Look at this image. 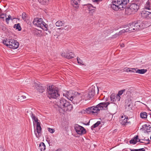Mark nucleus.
<instances>
[{
    "mask_svg": "<svg viewBox=\"0 0 151 151\" xmlns=\"http://www.w3.org/2000/svg\"><path fill=\"white\" fill-rule=\"evenodd\" d=\"M100 124V122L98 121L96 123L91 126V128L92 129H93V128H96V127H97Z\"/></svg>",
    "mask_w": 151,
    "mask_h": 151,
    "instance_id": "2f4dec72",
    "label": "nucleus"
},
{
    "mask_svg": "<svg viewBox=\"0 0 151 151\" xmlns=\"http://www.w3.org/2000/svg\"><path fill=\"white\" fill-rule=\"evenodd\" d=\"M39 149L41 151H44L46 149V147L43 142H41L39 145Z\"/></svg>",
    "mask_w": 151,
    "mask_h": 151,
    "instance_id": "393cba45",
    "label": "nucleus"
},
{
    "mask_svg": "<svg viewBox=\"0 0 151 151\" xmlns=\"http://www.w3.org/2000/svg\"><path fill=\"white\" fill-rule=\"evenodd\" d=\"M68 102L65 99L61 98L57 102V104L58 106L61 109Z\"/></svg>",
    "mask_w": 151,
    "mask_h": 151,
    "instance_id": "4468645a",
    "label": "nucleus"
},
{
    "mask_svg": "<svg viewBox=\"0 0 151 151\" xmlns=\"http://www.w3.org/2000/svg\"><path fill=\"white\" fill-rule=\"evenodd\" d=\"M144 130L147 131V132H149L150 129V125H147V124H145L142 126Z\"/></svg>",
    "mask_w": 151,
    "mask_h": 151,
    "instance_id": "cd10ccee",
    "label": "nucleus"
},
{
    "mask_svg": "<svg viewBox=\"0 0 151 151\" xmlns=\"http://www.w3.org/2000/svg\"><path fill=\"white\" fill-rule=\"evenodd\" d=\"M11 16H10V15H9V16H8V18H6V22L8 23V22L9 21V20H10V19H12L11 18Z\"/></svg>",
    "mask_w": 151,
    "mask_h": 151,
    "instance_id": "79ce46f5",
    "label": "nucleus"
},
{
    "mask_svg": "<svg viewBox=\"0 0 151 151\" xmlns=\"http://www.w3.org/2000/svg\"><path fill=\"white\" fill-rule=\"evenodd\" d=\"M73 108L72 105L68 102L61 108L64 112L70 111Z\"/></svg>",
    "mask_w": 151,
    "mask_h": 151,
    "instance_id": "ddd939ff",
    "label": "nucleus"
},
{
    "mask_svg": "<svg viewBox=\"0 0 151 151\" xmlns=\"http://www.w3.org/2000/svg\"><path fill=\"white\" fill-rule=\"evenodd\" d=\"M135 3H132L130 6L132 9L135 12L137 11L141 3V0H134Z\"/></svg>",
    "mask_w": 151,
    "mask_h": 151,
    "instance_id": "1a4fd4ad",
    "label": "nucleus"
},
{
    "mask_svg": "<svg viewBox=\"0 0 151 151\" xmlns=\"http://www.w3.org/2000/svg\"><path fill=\"white\" fill-rule=\"evenodd\" d=\"M77 60L78 61V63L79 64H80L83 65L84 64L83 61L82 60H81L80 58H77Z\"/></svg>",
    "mask_w": 151,
    "mask_h": 151,
    "instance_id": "c9c22d12",
    "label": "nucleus"
},
{
    "mask_svg": "<svg viewBox=\"0 0 151 151\" xmlns=\"http://www.w3.org/2000/svg\"><path fill=\"white\" fill-rule=\"evenodd\" d=\"M4 148L1 146L0 145V151H4Z\"/></svg>",
    "mask_w": 151,
    "mask_h": 151,
    "instance_id": "a18cd8bd",
    "label": "nucleus"
},
{
    "mask_svg": "<svg viewBox=\"0 0 151 151\" xmlns=\"http://www.w3.org/2000/svg\"><path fill=\"white\" fill-rule=\"evenodd\" d=\"M65 24L64 21H58L55 23V25L57 27H60L64 25Z\"/></svg>",
    "mask_w": 151,
    "mask_h": 151,
    "instance_id": "a878e982",
    "label": "nucleus"
},
{
    "mask_svg": "<svg viewBox=\"0 0 151 151\" xmlns=\"http://www.w3.org/2000/svg\"><path fill=\"white\" fill-rule=\"evenodd\" d=\"M109 104V102H104L99 103L97 106L100 111L102 110H107V106Z\"/></svg>",
    "mask_w": 151,
    "mask_h": 151,
    "instance_id": "f8f14e48",
    "label": "nucleus"
},
{
    "mask_svg": "<svg viewBox=\"0 0 151 151\" xmlns=\"http://www.w3.org/2000/svg\"><path fill=\"white\" fill-rule=\"evenodd\" d=\"M146 140L148 142L147 143V144H148L150 143V140L149 139H148L147 140Z\"/></svg>",
    "mask_w": 151,
    "mask_h": 151,
    "instance_id": "49530a36",
    "label": "nucleus"
},
{
    "mask_svg": "<svg viewBox=\"0 0 151 151\" xmlns=\"http://www.w3.org/2000/svg\"><path fill=\"white\" fill-rule=\"evenodd\" d=\"M140 117L142 119H145L147 118V113L145 112L141 113L140 114Z\"/></svg>",
    "mask_w": 151,
    "mask_h": 151,
    "instance_id": "c756f323",
    "label": "nucleus"
},
{
    "mask_svg": "<svg viewBox=\"0 0 151 151\" xmlns=\"http://www.w3.org/2000/svg\"><path fill=\"white\" fill-rule=\"evenodd\" d=\"M134 12L132 9L131 7L129 6L127 7L126 8L125 10V14L128 15H131Z\"/></svg>",
    "mask_w": 151,
    "mask_h": 151,
    "instance_id": "4be33fe9",
    "label": "nucleus"
},
{
    "mask_svg": "<svg viewBox=\"0 0 151 151\" xmlns=\"http://www.w3.org/2000/svg\"><path fill=\"white\" fill-rule=\"evenodd\" d=\"M1 14V10L0 9V15Z\"/></svg>",
    "mask_w": 151,
    "mask_h": 151,
    "instance_id": "8fccbe9b",
    "label": "nucleus"
},
{
    "mask_svg": "<svg viewBox=\"0 0 151 151\" xmlns=\"http://www.w3.org/2000/svg\"><path fill=\"white\" fill-rule=\"evenodd\" d=\"M75 129L78 134L82 135L86 133V131L83 127L78 124H75L74 126Z\"/></svg>",
    "mask_w": 151,
    "mask_h": 151,
    "instance_id": "9d476101",
    "label": "nucleus"
},
{
    "mask_svg": "<svg viewBox=\"0 0 151 151\" xmlns=\"http://www.w3.org/2000/svg\"><path fill=\"white\" fill-rule=\"evenodd\" d=\"M61 55L63 57L67 58V59H72L74 57V55L71 52H67L65 53L63 52L61 53Z\"/></svg>",
    "mask_w": 151,
    "mask_h": 151,
    "instance_id": "f3484780",
    "label": "nucleus"
},
{
    "mask_svg": "<svg viewBox=\"0 0 151 151\" xmlns=\"http://www.w3.org/2000/svg\"><path fill=\"white\" fill-rule=\"evenodd\" d=\"M128 116L125 115H123L121 116L120 121L122 125H125L129 123V122L128 121Z\"/></svg>",
    "mask_w": 151,
    "mask_h": 151,
    "instance_id": "2eb2a0df",
    "label": "nucleus"
},
{
    "mask_svg": "<svg viewBox=\"0 0 151 151\" xmlns=\"http://www.w3.org/2000/svg\"><path fill=\"white\" fill-rule=\"evenodd\" d=\"M33 23L35 25L41 28L45 31H47L48 30V25L43 21L42 18H37L34 19Z\"/></svg>",
    "mask_w": 151,
    "mask_h": 151,
    "instance_id": "7ed1b4c3",
    "label": "nucleus"
},
{
    "mask_svg": "<svg viewBox=\"0 0 151 151\" xmlns=\"http://www.w3.org/2000/svg\"><path fill=\"white\" fill-rule=\"evenodd\" d=\"M22 18L25 21L27 19V17L26 13L24 12L22 14Z\"/></svg>",
    "mask_w": 151,
    "mask_h": 151,
    "instance_id": "72a5a7b5",
    "label": "nucleus"
},
{
    "mask_svg": "<svg viewBox=\"0 0 151 151\" xmlns=\"http://www.w3.org/2000/svg\"><path fill=\"white\" fill-rule=\"evenodd\" d=\"M63 96L66 97L70 101H71V99H72L73 96H72L71 93H70V92L67 91H65L63 93Z\"/></svg>",
    "mask_w": 151,
    "mask_h": 151,
    "instance_id": "aec40b11",
    "label": "nucleus"
},
{
    "mask_svg": "<svg viewBox=\"0 0 151 151\" xmlns=\"http://www.w3.org/2000/svg\"><path fill=\"white\" fill-rule=\"evenodd\" d=\"M31 116L32 120L37 123V128L35 130V134L36 137L38 138L41 135V127L40 126V123L38 121L37 118L34 114L32 112L31 113Z\"/></svg>",
    "mask_w": 151,
    "mask_h": 151,
    "instance_id": "20e7f679",
    "label": "nucleus"
},
{
    "mask_svg": "<svg viewBox=\"0 0 151 151\" xmlns=\"http://www.w3.org/2000/svg\"><path fill=\"white\" fill-rule=\"evenodd\" d=\"M141 17L143 18L149 19L151 18V12L145 10L142 11L140 12Z\"/></svg>",
    "mask_w": 151,
    "mask_h": 151,
    "instance_id": "9b49d317",
    "label": "nucleus"
},
{
    "mask_svg": "<svg viewBox=\"0 0 151 151\" xmlns=\"http://www.w3.org/2000/svg\"><path fill=\"white\" fill-rule=\"evenodd\" d=\"M145 149L144 148H142L139 149L131 150V151H145Z\"/></svg>",
    "mask_w": 151,
    "mask_h": 151,
    "instance_id": "4c0bfd02",
    "label": "nucleus"
},
{
    "mask_svg": "<svg viewBox=\"0 0 151 151\" xmlns=\"http://www.w3.org/2000/svg\"><path fill=\"white\" fill-rule=\"evenodd\" d=\"M35 87L39 92L42 93L43 92L45 88V87L44 86H42V85L36 83L35 84Z\"/></svg>",
    "mask_w": 151,
    "mask_h": 151,
    "instance_id": "a211bd4d",
    "label": "nucleus"
},
{
    "mask_svg": "<svg viewBox=\"0 0 151 151\" xmlns=\"http://www.w3.org/2000/svg\"><path fill=\"white\" fill-rule=\"evenodd\" d=\"M6 17V15L4 14H1L0 15V18L4 19Z\"/></svg>",
    "mask_w": 151,
    "mask_h": 151,
    "instance_id": "a19ab883",
    "label": "nucleus"
},
{
    "mask_svg": "<svg viewBox=\"0 0 151 151\" xmlns=\"http://www.w3.org/2000/svg\"><path fill=\"white\" fill-rule=\"evenodd\" d=\"M26 96L24 95H22L19 97L18 99V101L20 102H22L26 99Z\"/></svg>",
    "mask_w": 151,
    "mask_h": 151,
    "instance_id": "c85d7f7f",
    "label": "nucleus"
},
{
    "mask_svg": "<svg viewBox=\"0 0 151 151\" xmlns=\"http://www.w3.org/2000/svg\"><path fill=\"white\" fill-rule=\"evenodd\" d=\"M136 73L143 74L145 73L146 71L147 70L144 69H138L137 68H136Z\"/></svg>",
    "mask_w": 151,
    "mask_h": 151,
    "instance_id": "bb28decb",
    "label": "nucleus"
},
{
    "mask_svg": "<svg viewBox=\"0 0 151 151\" xmlns=\"http://www.w3.org/2000/svg\"><path fill=\"white\" fill-rule=\"evenodd\" d=\"M48 97L50 98L56 99L60 95L58 93V88L54 86H49L47 87Z\"/></svg>",
    "mask_w": 151,
    "mask_h": 151,
    "instance_id": "f03ea898",
    "label": "nucleus"
},
{
    "mask_svg": "<svg viewBox=\"0 0 151 151\" xmlns=\"http://www.w3.org/2000/svg\"><path fill=\"white\" fill-rule=\"evenodd\" d=\"M145 27L144 22L137 20L129 23L128 25V28L125 29L121 30L118 33L115 34L116 35H119L125 32H134L136 31L141 30Z\"/></svg>",
    "mask_w": 151,
    "mask_h": 151,
    "instance_id": "f257e3e1",
    "label": "nucleus"
},
{
    "mask_svg": "<svg viewBox=\"0 0 151 151\" xmlns=\"http://www.w3.org/2000/svg\"><path fill=\"white\" fill-rule=\"evenodd\" d=\"M85 111L88 114L95 115H97L100 111L97 105L88 107L86 109Z\"/></svg>",
    "mask_w": 151,
    "mask_h": 151,
    "instance_id": "6e6552de",
    "label": "nucleus"
},
{
    "mask_svg": "<svg viewBox=\"0 0 151 151\" xmlns=\"http://www.w3.org/2000/svg\"><path fill=\"white\" fill-rule=\"evenodd\" d=\"M121 97H120V96L118 94H117L116 96V99L118 101H120V99Z\"/></svg>",
    "mask_w": 151,
    "mask_h": 151,
    "instance_id": "37998d69",
    "label": "nucleus"
},
{
    "mask_svg": "<svg viewBox=\"0 0 151 151\" xmlns=\"http://www.w3.org/2000/svg\"><path fill=\"white\" fill-rule=\"evenodd\" d=\"M71 3L74 7L76 8L77 9L78 8L79 5L76 1L75 0H72L71 1Z\"/></svg>",
    "mask_w": 151,
    "mask_h": 151,
    "instance_id": "5701e85b",
    "label": "nucleus"
},
{
    "mask_svg": "<svg viewBox=\"0 0 151 151\" xmlns=\"http://www.w3.org/2000/svg\"><path fill=\"white\" fill-rule=\"evenodd\" d=\"M129 0H117L116 2L120 4L122 8H125V5L129 2Z\"/></svg>",
    "mask_w": 151,
    "mask_h": 151,
    "instance_id": "6ab92c4d",
    "label": "nucleus"
},
{
    "mask_svg": "<svg viewBox=\"0 0 151 151\" xmlns=\"http://www.w3.org/2000/svg\"><path fill=\"white\" fill-rule=\"evenodd\" d=\"M48 130L49 132L51 133H53L55 132L54 129H51L50 128H48Z\"/></svg>",
    "mask_w": 151,
    "mask_h": 151,
    "instance_id": "58836bf2",
    "label": "nucleus"
},
{
    "mask_svg": "<svg viewBox=\"0 0 151 151\" xmlns=\"http://www.w3.org/2000/svg\"><path fill=\"white\" fill-rule=\"evenodd\" d=\"M136 68H131V70H129V72L134 73H136Z\"/></svg>",
    "mask_w": 151,
    "mask_h": 151,
    "instance_id": "ea45409f",
    "label": "nucleus"
},
{
    "mask_svg": "<svg viewBox=\"0 0 151 151\" xmlns=\"http://www.w3.org/2000/svg\"><path fill=\"white\" fill-rule=\"evenodd\" d=\"M111 100V101H112L113 102L114 101L116 100V99L115 96L113 95H111L110 97Z\"/></svg>",
    "mask_w": 151,
    "mask_h": 151,
    "instance_id": "f704fd0d",
    "label": "nucleus"
},
{
    "mask_svg": "<svg viewBox=\"0 0 151 151\" xmlns=\"http://www.w3.org/2000/svg\"><path fill=\"white\" fill-rule=\"evenodd\" d=\"M42 4H47L49 0H38Z\"/></svg>",
    "mask_w": 151,
    "mask_h": 151,
    "instance_id": "473e14b6",
    "label": "nucleus"
},
{
    "mask_svg": "<svg viewBox=\"0 0 151 151\" xmlns=\"http://www.w3.org/2000/svg\"><path fill=\"white\" fill-rule=\"evenodd\" d=\"M138 135H136L134 137V138L132 139L129 142L130 144H135L137 142V140L138 139Z\"/></svg>",
    "mask_w": 151,
    "mask_h": 151,
    "instance_id": "b1692460",
    "label": "nucleus"
},
{
    "mask_svg": "<svg viewBox=\"0 0 151 151\" xmlns=\"http://www.w3.org/2000/svg\"><path fill=\"white\" fill-rule=\"evenodd\" d=\"M95 89H97L98 91L99 89L98 87H95L94 86H92L89 89L88 93L84 94L85 99L86 100L93 98L95 95Z\"/></svg>",
    "mask_w": 151,
    "mask_h": 151,
    "instance_id": "423d86ee",
    "label": "nucleus"
},
{
    "mask_svg": "<svg viewBox=\"0 0 151 151\" xmlns=\"http://www.w3.org/2000/svg\"><path fill=\"white\" fill-rule=\"evenodd\" d=\"M85 99L84 94L79 93L78 92H76L75 96H73L72 99H71V101L75 104H77L82 101V99Z\"/></svg>",
    "mask_w": 151,
    "mask_h": 151,
    "instance_id": "0eeeda50",
    "label": "nucleus"
},
{
    "mask_svg": "<svg viewBox=\"0 0 151 151\" xmlns=\"http://www.w3.org/2000/svg\"><path fill=\"white\" fill-rule=\"evenodd\" d=\"M55 151H60V150H57Z\"/></svg>",
    "mask_w": 151,
    "mask_h": 151,
    "instance_id": "3c124183",
    "label": "nucleus"
},
{
    "mask_svg": "<svg viewBox=\"0 0 151 151\" xmlns=\"http://www.w3.org/2000/svg\"><path fill=\"white\" fill-rule=\"evenodd\" d=\"M125 90L124 89L122 90L119 91L118 93L117 94L120 96L124 92H125Z\"/></svg>",
    "mask_w": 151,
    "mask_h": 151,
    "instance_id": "e433bc0d",
    "label": "nucleus"
},
{
    "mask_svg": "<svg viewBox=\"0 0 151 151\" xmlns=\"http://www.w3.org/2000/svg\"><path fill=\"white\" fill-rule=\"evenodd\" d=\"M3 43L10 48L16 49L19 46V43L16 40L12 39L3 40Z\"/></svg>",
    "mask_w": 151,
    "mask_h": 151,
    "instance_id": "39448f33",
    "label": "nucleus"
},
{
    "mask_svg": "<svg viewBox=\"0 0 151 151\" xmlns=\"http://www.w3.org/2000/svg\"><path fill=\"white\" fill-rule=\"evenodd\" d=\"M138 140H139L138 141L140 142H141V143H144V142H143L142 141H140V139H138Z\"/></svg>",
    "mask_w": 151,
    "mask_h": 151,
    "instance_id": "de8ad7c7",
    "label": "nucleus"
},
{
    "mask_svg": "<svg viewBox=\"0 0 151 151\" xmlns=\"http://www.w3.org/2000/svg\"><path fill=\"white\" fill-rule=\"evenodd\" d=\"M129 70H130V69H129V68H127V67L124 68V71H126L127 72H129Z\"/></svg>",
    "mask_w": 151,
    "mask_h": 151,
    "instance_id": "c03bdc74",
    "label": "nucleus"
},
{
    "mask_svg": "<svg viewBox=\"0 0 151 151\" xmlns=\"http://www.w3.org/2000/svg\"><path fill=\"white\" fill-rule=\"evenodd\" d=\"M130 106V104H129L128 105V106L129 107Z\"/></svg>",
    "mask_w": 151,
    "mask_h": 151,
    "instance_id": "603ef678",
    "label": "nucleus"
},
{
    "mask_svg": "<svg viewBox=\"0 0 151 151\" xmlns=\"http://www.w3.org/2000/svg\"><path fill=\"white\" fill-rule=\"evenodd\" d=\"M14 27L16 29H18L19 31H20L21 30V28L19 23L14 24Z\"/></svg>",
    "mask_w": 151,
    "mask_h": 151,
    "instance_id": "7c9ffc66",
    "label": "nucleus"
},
{
    "mask_svg": "<svg viewBox=\"0 0 151 151\" xmlns=\"http://www.w3.org/2000/svg\"><path fill=\"white\" fill-rule=\"evenodd\" d=\"M121 47H124V44H123L122 45H121Z\"/></svg>",
    "mask_w": 151,
    "mask_h": 151,
    "instance_id": "09e8293b",
    "label": "nucleus"
},
{
    "mask_svg": "<svg viewBox=\"0 0 151 151\" xmlns=\"http://www.w3.org/2000/svg\"><path fill=\"white\" fill-rule=\"evenodd\" d=\"M116 1H117V0H113L112 4L111 5V6L112 9L116 10L119 9H121L122 8L120 4L117 3Z\"/></svg>",
    "mask_w": 151,
    "mask_h": 151,
    "instance_id": "dca6fc26",
    "label": "nucleus"
},
{
    "mask_svg": "<svg viewBox=\"0 0 151 151\" xmlns=\"http://www.w3.org/2000/svg\"><path fill=\"white\" fill-rule=\"evenodd\" d=\"M145 9L151 10V0H148L145 5Z\"/></svg>",
    "mask_w": 151,
    "mask_h": 151,
    "instance_id": "412c9836",
    "label": "nucleus"
}]
</instances>
